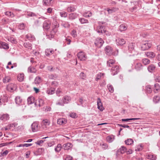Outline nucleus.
Listing matches in <instances>:
<instances>
[{
    "label": "nucleus",
    "mask_w": 160,
    "mask_h": 160,
    "mask_svg": "<svg viewBox=\"0 0 160 160\" xmlns=\"http://www.w3.org/2000/svg\"><path fill=\"white\" fill-rule=\"evenodd\" d=\"M25 15L27 18L36 16V14L31 12H27L26 13Z\"/></svg>",
    "instance_id": "37"
},
{
    "label": "nucleus",
    "mask_w": 160,
    "mask_h": 160,
    "mask_svg": "<svg viewBox=\"0 0 160 160\" xmlns=\"http://www.w3.org/2000/svg\"><path fill=\"white\" fill-rule=\"evenodd\" d=\"M147 158L148 159L155 160L156 159V156L152 154H149L147 155Z\"/></svg>",
    "instance_id": "35"
},
{
    "label": "nucleus",
    "mask_w": 160,
    "mask_h": 160,
    "mask_svg": "<svg viewBox=\"0 0 160 160\" xmlns=\"http://www.w3.org/2000/svg\"><path fill=\"white\" fill-rule=\"evenodd\" d=\"M26 38L30 41H33L35 39L34 36L30 33H28L26 35Z\"/></svg>",
    "instance_id": "21"
},
{
    "label": "nucleus",
    "mask_w": 160,
    "mask_h": 160,
    "mask_svg": "<svg viewBox=\"0 0 160 160\" xmlns=\"http://www.w3.org/2000/svg\"><path fill=\"white\" fill-rule=\"evenodd\" d=\"M146 55L148 57L153 58L155 56V54L152 52H148L145 53Z\"/></svg>",
    "instance_id": "27"
},
{
    "label": "nucleus",
    "mask_w": 160,
    "mask_h": 160,
    "mask_svg": "<svg viewBox=\"0 0 160 160\" xmlns=\"http://www.w3.org/2000/svg\"><path fill=\"white\" fill-rule=\"evenodd\" d=\"M50 124V121L47 119L44 120L42 121V127L43 128H46L47 126L49 125Z\"/></svg>",
    "instance_id": "18"
},
{
    "label": "nucleus",
    "mask_w": 160,
    "mask_h": 160,
    "mask_svg": "<svg viewBox=\"0 0 160 160\" xmlns=\"http://www.w3.org/2000/svg\"><path fill=\"white\" fill-rule=\"evenodd\" d=\"M114 139V136L111 135L107 137L106 140L108 142L110 143L112 142Z\"/></svg>",
    "instance_id": "32"
},
{
    "label": "nucleus",
    "mask_w": 160,
    "mask_h": 160,
    "mask_svg": "<svg viewBox=\"0 0 160 160\" xmlns=\"http://www.w3.org/2000/svg\"><path fill=\"white\" fill-rule=\"evenodd\" d=\"M133 142V140L131 138L128 139L125 141V143L127 145H131Z\"/></svg>",
    "instance_id": "38"
},
{
    "label": "nucleus",
    "mask_w": 160,
    "mask_h": 160,
    "mask_svg": "<svg viewBox=\"0 0 160 160\" xmlns=\"http://www.w3.org/2000/svg\"><path fill=\"white\" fill-rule=\"evenodd\" d=\"M62 99L64 102L65 104L68 103L71 101L70 97L67 96H65Z\"/></svg>",
    "instance_id": "30"
},
{
    "label": "nucleus",
    "mask_w": 160,
    "mask_h": 160,
    "mask_svg": "<svg viewBox=\"0 0 160 160\" xmlns=\"http://www.w3.org/2000/svg\"><path fill=\"white\" fill-rule=\"evenodd\" d=\"M146 91L148 93H150L152 91L151 86H147L146 87Z\"/></svg>",
    "instance_id": "53"
},
{
    "label": "nucleus",
    "mask_w": 160,
    "mask_h": 160,
    "mask_svg": "<svg viewBox=\"0 0 160 160\" xmlns=\"http://www.w3.org/2000/svg\"><path fill=\"white\" fill-rule=\"evenodd\" d=\"M105 53L108 55H115L117 54H115L113 53V50L111 47L110 46H107L105 48Z\"/></svg>",
    "instance_id": "3"
},
{
    "label": "nucleus",
    "mask_w": 160,
    "mask_h": 160,
    "mask_svg": "<svg viewBox=\"0 0 160 160\" xmlns=\"http://www.w3.org/2000/svg\"><path fill=\"white\" fill-rule=\"evenodd\" d=\"M15 102L18 105H22V99L19 96H17L15 99Z\"/></svg>",
    "instance_id": "16"
},
{
    "label": "nucleus",
    "mask_w": 160,
    "mask_h": 160,
    "mask_svg": "<svg viewBox=\"0 0 160 160\" xmlns=\"http://www.w3.org/2000/svg\"><path fill=\"white\" fill-rule=\"evenodd\" d=\"M7 90L10 92H12L17 88V86L14 84L11 83L7 86Z\"/></svg>",
    "instance_id": "7"
},
{
    "label": "nucleus",
    "mask_w": 160,
    "mask_h": 160,
    "mask_svg": "<svg viewBox=\"0 0 160 160\" xmlns=\"http://www.w3.org/2000/svg\"><path fill=\"white\" fill-rule=\"evenodd\" d=\"M23 46L27 49L31 50L32 48V45L28 42L24 43L23 44Z\"/></svg>",
    "instance_id": "33"
},
{
    "label": "nucleus",
    "mask_w": 160,
    "mask_h": 160,
    "mask_svg": "<svg viewBox=\"0 0 160 160\" xmlns=\"http://www.w3.org/2000/svg\"><path fill=\"white\" fill-rule=\"evenodd\" d=\"M60 14L61 17L66 18L67 16V13L66 12L63 11L60 12Z\"/></svg>",
    "instance_id": "54"
},
{
    "label": "nucleus",
    "mask_w": 160,
    "mask_h": 160,
    "mask_svg": "<svg viewBox=\"0 0 160 160\" xmlns=\"http://www.w3.org/2000/svg\"><path fill=\"white\" fill-rule=\"evenodd\" d=\"M65 104L62 99V100H60L58 101L56 103V105L61 106H63Z\"/></svg>",
    "instance_id": "48"
},
{
    "label": "nucleus",
    "mask_w": 160,
    "mask_h": 160,
    "mask_svg": "<svg viewBox=\"0 0 160 160\" xmlns=\"http://www.w3.org/2000/svg\"><path fill=\"white\" fill-rule=\"evenodd\" d=\"M25 25L24 23L21 24L19 26V28L21 30L24 29L25 28Z\"/></svg>",
    "instance_id": "61"
},
{
    "label": "nucleus",
    "mask_w": 160,
    "mask_h": 160,
    "mask_svg": "<svg viewBox=\"0 0 160 160\" xmlns=\"http://www.w3.org/2000/svg\"><path fill=\"white\" fill-rule=\"evenodd\" d=\"M18 124L16 122L13 123L12 124H10L8 125V127H15L17 126Z\"/></svg>",
    "instance_id": "63"
},
{
    "label": "nucleus",
    "mask_w": 160,
    "mask_h": 160,
    "mask_svg": "<svg viewBox=\"0 0 160 160\" xmlns=\"http://www.w3.org/2000/svg\"><path fill=\"white\" fill-rule=\"evenodd\" d=\"M17 79L20 82H22L24 79V74H20L18 75L17 76Z\"/></svg>",
    "instance_id": "40"
},
{
    "label": "nucleus",
    "mask_w": 160,
    "mask_h": 160,
    "mask_svg": "<svg viewBox=\"0 0 160 160\" xmlns=\"http://www.w3.org/2000/svg\"><path fill=\"white\" fill-rule=\"evenodd\" d=\"M126 148L124 146H122L118 150L117 152L118 153L120 152L121 154H123L126 151Z\"/></svg>",
    "instance_id": "24"
},
{
    "label": "nucleus",
    "mask_w": 160,
    "mask_h": 160,
    "mask_svg": "<svg viewBox=\"0 0 160 160\" xmlns=\"http://www.w3.org/2000/svg\"><path fill=\"white\" fill-rule=\"evenodd\" d=\"M9 40L12 43H15L17 42L16 39L13 37L10 38V39H9Z\"/></svg>",
    "instance_id": "58"
},
{
    "label": "nucleus",
    "mask_w": 160,
    "mask_h": 160,
    "mask_svg": "<svg viewBox=\"0 0 160 160\" xmlns=\"http://www.w3.org/2000/svg\"><path fill=\"white\" fill-rule=\"evenodd\" d=\"M0 98L2 99V101L3 103L7 102L8 101V98L6 95H3V96H2Z\"/></svg>",
    "instance_id": "43"
},
{
    "label": "nucleus",
    "mask_w": 160,
    "mask_h": 160,
    "mask_svg": "<svg viewBox=\"0 0 160 160\" xmlns=\"http://www.w3.org/2000/svg\"><path fill=\"white\" fill-rule=\"evenodd\" d=\"M72 145L71 143H67L64 144L62 146V148L64 150H68L72 148Z\"/></svg>",
    "instance_id": "14"
},
{
    "label": "nucleus",
    "mask_w": 160,
    "mask_h": 160,
    "mask_svg": "<svg viewBox=\"0 0 160 160\" xmlns=\"http://www.w3.org/2000/svg\"><path fill=\"white\" fill-rule=\"evenodd\" d=\"M104 43V41L102 39L98 38L96 39L95 44L97 47L100 48L102 46Z\"/></svg>",
    "instance_id": "6"
},
{
    "label": "nucleus",
    "mask_w": 160,
    "mask_h": 160,
    "mask_svg": "<svg viewBox=\"0 0 160 160\" xmlns=\"http://www.w3.org/2000/svg\"><path fill=\"white\" fill-rule=\"evenodd\" d=\"M79 20L82 24L88 23V20L83 18H81L79 19Z\"/></svg>",
    "instance_id": "46"
},
{
    "label": "nucleus",
    "mask_w": 160,
    "mask_h": 160,
    "mask_svg": "<svg viewBox=\"0 0 160 160\" xmlns=\"http://www.w3.org/2000/svg\"><path fill=\"white\" fill-rule=\"evenodd\" d=\"M62 148V146L61 144H58L57 146L55 148L54 150L57 152H59L61 151Z\"/></svg>",
    "instance_id": "34"
},
{
    "label": "nucleus",
    "mask_w": 160,
    "mask_h": 160,
    "mask_svg": "<svg viewBox=\"0 0 160 160\" xmlns=\"http://www.w3.org/2000/svg\"><path fill=\"white\" fill-rule=\"evenodd\" d=\"M104 73H99L97 75L96 78V80L98 81L102 76H103L104 75Z\"/></svg>",
    "instance_id": "52"
},
{
    "label": "nucleus",
    "mask_w": 160,
    "mask_h": 160,
    "mask_svg": "<svg viewBox=\"0 0 160 160\" xmlns=\"http://www.w3.org/2000/svg\"><path fill=\"white\" fill-rule=\"evenodd\" d=\"M28 72L30 73H35L36 72V70L35 68L32 67H29L28 68Z\"/></svg>",
    "instance_id": "42"
},
{
    "label": "nucleus",
    "mask_w": 160,
    "mask_h": 160,
    "mask_svg": "<svg viewBox=\"0 0 160 160\" xmlns=\"http://www.w3.org/2000/svg\"><path fill=\"white\" fill-rule=\"evenodd\" d=\"M55 90V89L54 88H48L47 89L46 92L49 95H52L54 93Z\"/></svg>",
    "instance_id": "28"
},
{
    "label": "nucleus",
    "mask_w": 160,
    "mask_h": 160,
    "mask_svg": "<svg viewBox=\"0 0 160 160\" xmlns=\"http://www.w3.org/2000/svg\"><path fill=\"white\" fill-rule=\"evenodd\" d=\"M142 62L144 65H147L150 62V60L147 58L143 59L142 60Z\"/></svg>",
    "instance_id": "50"
},
{
    "label": "nucleus",
    "mask_w": 160,
    "mask_h": 160,
    "mask_svg": "<svg viewBox=\"0 0 160 160\" xmlns=\"http://www.w3.org/2000/svg\"><path fill=\"white\" fill-rule=\"evenodd\" d=\"M62 25L65 28H69L70 26V25L68 22H64L62 24Z\"/></svg>",
    "instance_id": "56"
},
{
    "label": "nucleus",
    "mask_w": 160,
    "mask_h": 160,
    "mask_svg": "<svg viewBox=\"0 0 160 160\" xmlns=\"http://www.w3.org/2000/svg\"><path fill=\"white\" fill-rule=\"evenodd\" d=\"M135 68L137 70H140L142 69V66L141 63H137L135 65Z\"/></svg>",
    "instance_id": "36"
},
{
    "label": "nucleus",
    "mask_w": 160,
    "mask_h": 160,
    "mask_svg": "<svg viewBox=\"0 0 160 160\" xmlns=\"http://www.w3.org/2000/svg\"><path fill=\"white\" fill-rule=\"evenodd\" d=\"M52 18L53 19L54 23V24H53V30L54 31H56L57 30V29L59 27V25L56 21L57 17L56 16L52 17Z\"/></svg>",
    "instance_id": "10"
},
{
    "label": "nucleus",
    "mask_w": 160,
    "mask_h": 160,
    "mask_svg": "<svg viewBox=\"0 0 160 160\" xmlns=\"http://www.w3.org/2000/svg\"><path fill=\"white\" fill-rule=\"evenodd\" d=\"M140 118H131L127 119H122V121H127L129 120L140 119Z\"/></svg>",
    "instance_id": "55"
},
{
    "label": "nucleus",
    "mask_w": 160,
    "mask_h": 160,
    "mask_svg": "<svg viewBox=\"0 0 160 160\" xmlns=\"http://www.w3.org/2000/svg\"><path fill=\"white\" fill-rule=\"evenodd\" d=\"M107 87L110 92L112 93L114 92V88L112 85L108 84L107 86Z\"/></svg>",
    "instance_id": "49"
},
{
    "label": "nucleus",
    "mask_w": 160,
    "mask_h": 160,
    "mask_svg": "<svg viewBox=\"0 0 160 160\" xmlns=\"http://www.w3.org/2000/svg\"><path fill=\"white\" fill-rule=\"evenodd\" d=\"M41 82V78L39 77H37L36 78L34 82L36 84H38L40 83Z\"/></svg>",
    "instance_id": "47"
},
{
    "label": "nucleus",
    "mask_w": 160,
    "mask_h": 160,
    "mask_svg": "<svg viewBox=\"0 0 160 160\" xmlns=\"http://www.w3.org/2000/svg\"><path fill=\"white\" fill-rule=\"evenodd\" d=\"M32 130L33 132H36L39 130L38 123L37 122H33L31 125Z\"/></svg>",
    "instance_id": "8"
},
{
    "label": "nucleus",
    "mask_w": 160,
    "mask_h": 160,
    "mask_svg": "<svg viewBox=\"0 0 160 160\" xmlns=\"http://www.w3.org/2000/svg\"><path fill=\"white\" fill-rule=\"evenodd\" d=\"M107 66L112 67L111 69L112 74L114 75L117 74L119 72V67L115 65V61L113 59H110L107 62Z\"/></svg>",
    "instance_id": "1"
},
{
    "label": "nucleus",
    "mask_w": 160,
    "mask_h": 160,
    "mask_svg": "<svg viewBox=\"0 0 160 160\" xmlns=\"http://www.w3.org/2000/svg\"><path fill=\"white\" fill-rule=\"evenodd\" d=\"M116 43L117 45H122L125 43V41L122 38H118L116 40Z\"/></svg>",
    "instance_id": "17"
},
{
    "label": "nucleus",
    "mask_w": 160,
    "mask_h": 160,
    "mask_svg": "<svg viewBox=\"0 0 160 160\" xmlns=\"http://www.w3.org/2000/svg\"><path fill=\"white\" fill-rule=\"evenodd\" d=\"M160 100V98L158 96H155L153 98V101L155 103H158Z\"/></svg>",
    "instance_id": "51"
},
{
    "label": "nucleus",
    "mask_w": 160,
    "mask_h": 160,
    "mask_svg": "<svg viewBox=\"0 0 160 160\" xmlns=\"http://www.w3.org/2000/svg\"><path fill=\"white\" fill-rule=\"evenodd\" d=\"M71 35L73 37H76L77 36L76 31L74 30H72L71 32Z\"/></svg>",
    "instance_id": "60"
},
{
    "label": "nucleus",
    "mask_w": 160,
    "mask_h": 160,
    "mask_svg": "<svg viewBox=\"0 0 160 160\" xmlns=\"http://www.w3.org/2000/svg\"><path fill=\"white\" fill-rule=\"evenodd\" d=\"M54 52L52 49H47L45 50V53L46 56H49L52 54Z\"/></svg>",
    "instance_id": "23"
},
{
    "label": "nucleus",
    "mask_w": 160,
    "mask_h": 160,
    "mask_svg": "<svg viewBox=\"0 0 160 160\" xmlns=\"http://www.w3.org/2000/svg\"><path fill=\"white\" fill-rule=\"evenodd\" d=\"M101 145L102 146V148L103 149H107L108 147V144L106 143H103L102 144H101Z\"/></svg>",
    "instance_id": "57"
},
{
    "label": "nucleus",
    "mask_w": 160,
    "mask_h": 160,
    "mask_svg": "<svg viewBox=\"0 0 160 160\" xmlns=\"http://www.w3.org/2000/svg\"><path fill=\"white\" fill-rule=\"evenodd\" d=\"M0 47L1 48L6 49H8L9 48L8 44L5 42H2L1 43Z\"/></svg>",
    "instance_id": "31"
},
{
    "label": "nucleus",
    "mask_w": 160,
    "mask_h": 160,
    "mask_svg": "<svg viewBox=\"0 0 160 160\" xmlns=\"http://www.w3.org/2000/svg\"><path fill=\"white\" fill-rule=\"evenodd\" d=\"M97 106L98 108L101 111H102L104 109V108L102 104V103L101 100L100 98H98L97 99Z\"/></svg>",
    "instance_id": "9"
},
{
    "label": "nucleus",
    "mask_w": 160,
    "mask_h": 160,
    "mask_svg": "<svg viewBox=\"0 0 160 160\" xmlns=\"http://www.w3.org/2000/svg\"><path fill=\"white\" fill-rule=\"evenodd\" d=\"M11 80V78L9 76H6L3 79V81L4 83H7Z\"/></svg>",
    "instance_id": "39"
},
{
    "label": "nucleus",
    "mask_w": 160,
    "mask_h": 160,
    "mask_svg": "<svg viewBox=\"0 0 160 160\" xmlns=\"http://www.w3.org/2000/svg\"><path fill=\"white\" fill-rule=\"evenodd\" d=\"M155 66L154 65L152 64L148 66V69L149 72H152L155 71Z\"/></svg>",
    "instance_id": "26"
},
{
    "label": "nucleus",
    "mask_w": 160,
    "mask_h": 160,
    "mask_svg": "<svg viewBox=\"0 0 160 160\" xmlns=\"http://www.w3.org/2000/svg\"><path fill=\"white\" fill-rule=\"evenodd\" d=\"M127 28L126 26L123 24L121 25L119 27V30L121 31H122L126 30Z\"/></svg>",
    "instance_id": "41"
},
{
    "label": "nucleus",
    "mask_w": 160,
    "mask_h": 160,
    "mask_svg": "<svg viewBox=\"0 0 160 160\" xmlns=\"http://www.w3.org/2000/svg\"><path fill=\"white\" fill-rule=\"evenodd\" d=\"M38 104H37V102H35V105L36 106L37 105H38L39 107L42 106L44 104V102L43 100L41 98H39L38 99Z\"/></svg>",
    "instance_id": "29"
},
{
    "label": "nucleus",
    "mask_w": 160,
    "mask_h": 160,
    "mask_svg": "<svg viewBox=\"0 0 160 160\" xmlns=\"http://www.w3.org/2000/svg\"><path fill=\"white\" fill-rule=\"evenodd\" d=\"M105 10L107 11L108 12V14L112 13L114 12V11L113 9H109L108 8H107V9H105Z\"/></svg>",
    "instance_id": "62"
},
{
    "label": "nucleus",
    "mask_w": 160,
    "mask_h": 160,
    "mask_svg": "<svg viewBox=\"0 0 160 160\" xmlns=\"http://www.w3.org/2000/svg\"><path fill=\"white\" fill-rule=\"evenodd\" d=\"M9 118V115L8 114H1L0 116V120L3 121H6Z\"/></svg>",
    "instance_id": "11"
},
{
    "label": "nucleus",
    "mask_w": 160,
    "mask_h": 160,
    "mask_svg": "<svg viewBox=\"0 0 160 160\" xmlns=\"http://www.w3.org/2000/svg\"><path fill=\"white\" fill-rule=\"evenodd\" d=\"M55 144L53 141L49 142L47 143L48 147H51L53 146Z\"/></svg>",
    "instance_id": "59"
},
{
    "label": "nucleus",
    "mask_w": 160,
    "mask_h": 160,
    "mask_svg": "<svg viewBox=\"0 0 160 160\" xmlns=\"http://www.w3.org/2000/svg\"><path fill=\"white\" fill-rule=\"evenodd\" d=\"M28 104H31L34 102L35 99L34 97L32 96L29 97L28 99Z\"/></svg>",
    "instance_id": "25"
},
{
    "label": "nucleus",
    "mask_w": 160,
    "mask_h": 160,
    "mask_svg": "<svg viewBox=\"0 0 160 160\" xmlns=\"http://www.w3.org/2000/svg\"><path fill=\"white\" fill-rule=\"evenodd\" d=\"M131 7L130 8V10L131 12H133L137 8V6L138 5V2L137 1H132L131 2Z\"/></svg>",
    "instance_id": "5"
},
{
    "label": "nucleus",
    "mask_w": 160,
    "mask_h": 160,
    "mask_svg": "<svg viewBox=\"0 0 160 160\" xmlns=\"http://www.w3.org/2000/svg\"><path fill=\"white\" fill-rule=\"evenodd\" d=\"M92 15V13L90 11L85 12L83 14V16L86 18L90 17Z\"/></svg>",
    "instance_id": "45"
},
{
    "label": "nucleus",
    "mask_w": 160,
    "mask_h": 160,
    "mask_svg": "<svg viewBox=\"0 0 160 160\" xmlns=\"http://www.w3.org/2000/svg\"><path fill=\"white\" fill-rule=\"evenodd\" d=\"M50 22L49 20L45 21L43 23V28L44 29H48L50 27Z\"/></svg>",
    "instance_id": "13"
},
{
    "label": "nucleus",
    "mask_w": 160,
    "mask_h": 160,
    "mask_svg": "<svg viewBox=\"0 0 160 160\" xmlns=\"http://www.w3.org/2000/svg\"><path fill=\"white\" fill-rule=\"evenodd\" d=\"M77 56L81 61H85L87 59V56L86 54L83 52H81L78 53Z\"/></svg>",
    "instance_id": "4"
},
{
    "label": "nucleus",
    "mask_w": 160,
    "mask_h": 160,
    "mask_svg": "<svg viewBox=\"0 0 160 160\" xmlns=\"http://www.w3.org/2000/svg\"><path fill=\"white\" fill-rule=\"evenodd\" d=\"M78 15L76 13H71L69 14L68 18L70 20L74 19L78 17Z\"/></svg>",
    "instance_id": "22"
},
{
    "label": "nucleus",
    "mask_w": 160,
    "mask_h": 160,
    "mask_svg": "<svg viewBox=\"0 0 160 160\" xmlns=\"http://www.w3.org/2000/svg\"><path fill=\"white\" fill-rule=\"evenodd\" d=\"M52 0H43V3L44 5L48 6L49 5Z\"/></svg>",
    "instance_id": "44"
},
{
    "label": "nucleus",
    "mask_w": 160,
    "mask_h": 160,
    "mask_svg": "<svg viewBox=\"0 0 160 160\" xmlns=\"http://www.w3.org/2000/svg\"><path fill=\"white\" fill-rule=\"evenodd\" d=\"M135 44L134 43H130L128 46V49L130 53H132L135 51Z\"/></svg>",
    "instance_id": "12"
},
{
    "label": "nucleus",
    "mask_w": 160,
    "mask_h": 160,
    "mask_svg": "<svg viewBox=\"0 0 160 160\" xmlns=\"http://www.w3.org/2000/svg\"><path fill=\"white\" fill-rule=\"evenodd\" d=\"M67 122V120L64 118H61L58 119L57 123L60 125H63Z\"/></svg>",
    "instance_id": "15"
},
{
    "label": "nucleus",
    "mask_w": 160,
    "mask_h": 160,
    "mask_svg": "<svg viewBox=\"0 0 160 160\" xmlns=\"http://www.w3.org/2000/svg\"><path fill=\"white\" fill-rule=\"evenodd\" d=\"M151 46V44L149 41H145L141 45L142 50L145 51L149 49Z\"/></svg>",
    "instance_id": "2"
},
{
    "label": "nucleus",
    "mask_w": 160,
    "mask_h": 160,
    "mask_svg": "<svg viewBox=\"0 0 160 160\" xmlns=\"http://www.w3.org/2000/svg\"><path fill=\"white\" fill-rule=\"evenodd\" d=\"M96 30L98 33L105 32V31L104 30V27L102 26H98L96 28Z\"/></svg>",
    "instance_id": "20"
},
{
    "label": "nucleus",
    "mask_w": 160,
    "mask_h": 160,
    "mask_svg": "<svg viewBox=\"0 0 160 160\" xmlns=\"http://www.w3.org/2000/svg\"><path fill=\"white\" fill-rule=\"evenodd\" d=\"M76 8V6L73 5H71L67 8V10L68 12H70L75 11Z\"/></svg>",
    "instance_id": "19"
},
{
    "label": "nucleus",
    "mask_w": 160,
    "mask_h": 160,
    "mask_svg": "<svg viewBox=\"0 0 160 160\" xmlns=\"http://www.w3.org/2000/svg\"><path fill=\"white\" fill-rule=\"evenodd\" d=\"M5 14L7 15L10 16L11 17H14L13 14L11 12H5Z\"/></svg>",
    "instance_id": "64"
}]
</instances>
